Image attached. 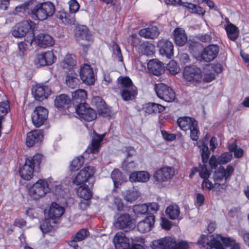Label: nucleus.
I'll use <instances>...</instances> for the list:
<instances>
[{
    "label": "nucleus",
    "instance_id": "f257e3e1",
    "mask_svg": "<svg viewBox=\"0 0 249 249\" xmlns=\"http://www.w3.org/2000/svg\"><path fill=\"white\" fill-rule=\"evenodd\" d=\"M52 191L56 195L62 196L64 190L58 181H54L52 178L40 179L35 183L29 190V195L35 200L43 197Z\"/></svg>",
    "mask_w": 249,
    "mask_h": 249
},
{
    "label": "nucleus",
    "instance_id": "f03ea898",
    "mask_svg": "<svg viewBox=\"0 0 249 249\" xmlns=\"http://www.w3.org/2000/svg\"><path fill=\"white\" fill-rule=\"evenodd\" d=\"M200 248L203 249H225V247L230 246V249H240L238 244L235 243L229 237H224L220 234H213L210 239L206 235H201L197 241Z\"/></svg>",
    "mask_w": 249,
    "mask_h": 249
},
{
    "label": "nucleus",
    "instance_id": "7ed1b4c3",
    "mask_svg": "<svg viewBox=\"0 0 249 249\" xmlns=\"http://www.w3.org/2000/svg\"><path fill=\"white\" fill-rule=\"evenodd\" d=\"M42 157L40 154H36L33 157L26 158L24 164L19 168L20 177L26 180L31 179L35 169L39 168Z\"/></svg>",
    "mask_w": 249,
    "mask_h": 249
},
{
    "label": "nucleus",
    "instance_id": "20e7f679",
    "mask_svg": "<svg viewBox=\"0 0 249 249\" xmlns=\"http://www.w3.org/2000/svg\"><path fill=\"white\" fill-rule=\"evenodd\" d=\"M95 168L93 166H88L81 170L77 175L73 179V184L76 185L85 184V183L89 182L90 187L93 185V180L90 182V179L95 173Z\"/></svg>",
    "mask_w": 249,
    "mask_h": 249
},
{
    "label": "nucleus",
    "instance_id": "39448f33",
    "mask_svg": "<svg viewBox=\"0 0 249 249\" xmlns=\"http://www.w3.org/2000/svg\"><path fill=\"white\" fill-rule=\"evenodd\" d=\"M154 89L157 96L166 102H172L175 99V93L173 89L165 84H156Z\"/></svg>",
    "mask_w": 249,
    "mask_h": 249
},
{
    "label": "nucleus",
    "instance_id": "423d86ee",
    "mask_svg": "<svg viewBox=\"0 0 249 249\" xmlns=\"http://www.w3.org/2000/svg\"><path fill=\"white\" fill-rule=\"evenodd\" d=\"M34 23L31 21L23 20L15 26L12 35L16 37H22L28 33L33 32Z\"/></svg>",
    "mask_w": 249,
    "mask_h": 249
},
{
    "label": "nucleus",
    "instance_id": "0eeeda50",
    "mask_svg": "<svg viewBox=\"0 0 249 249\" xmlns=\"http://www.w3.org/2000/svg\"><path fill=\"white\" fill-rule=\"evenodd\" d=\"M175 171L173 167L164 166L157 170L154 174V178L159 183L170 180L175 176Z\"/></svg>",
    "mask_w": 249,
    "mask_h": 249
},
{
    "label": "nucleus",
    "instance_id": "6e6552de",
    "mask_svg": "<svg viewBox=\"0 0 249 249\" xmlns=\"http://www.w3.org/2000/svg\"><path fill=\"white\" fill-rule=\"evenodd\" d=\"M75 109L78 116L87 122L92 121L97 117L96 111L89 107L87 104L79 105Z\"/></svg>",
    "mask_w": 249,
    "mask_h": 249
},
{
    "label": "nucleus",
    "instance_id": "1a4fd4ad",
    "mask_svg": "<svg viewBox=\"0 0 249 249\" xmlns=\"http://www.w3.org/2000/svg\"><path fill=\"white\" fill-rule=\"evenodd\" d=\"M48 116V111L42 107H36L32 115V120L34 125L36 127L41 126L46 121Z\"/></svg>",
    "mask_w": 249,
    "mask_h": 249
},
{
    "label": "nucleus",
    "instance_id": "9d476101",
    "mask_svg": "<svg viewBox=\"0 0 249 249\" xmlns=\"http://www.w3.org/2000/svg\"><path fill=\"white\" fill-rule=\"evenodd\" d=\"M56 60L52 51H47L37 54L35 59V63L37 66H46L52 65Z\"/></svg>",
    "mask_w": 249,
    "mask_h": 249
},
{
    "label": "nucleus",
    "instance_id": "9b49d317",
    "mask_svg": "<svg viewBox=\"0 0 249 249\" xmlns=\"http://www.w3.org/2000/svg\"><path fill=\"white\" fill-rule=\"evenodd\" d=\"M80 76L82 81L88 85H93L95 82L93 70L91 66L87 64H83L80 69Z\"/></svg>",
    "mask_w": 249,
    "mask_h": 249
},
{
    "label": "nucleus",
    "instance_id": "f8f14e48",
    "mask_svg": "<svg viewBox=\"0 0 249 249\" xmlns=\"http://www.w3.org/2000/svg\"><path fill=\"white\" fill-rule=\"evenodd\" d=\"M219 52V48L217 45H209L201 52V58L204 61L210 62L217 56Z\"/></svg>",
    "mask_w": 249,
    "mask_h": 249
},
{
    "label": "nucleus",
    "instance_id": "ddd939ff",
    "mask_svg": "<svg viewBox=\"0 0 249 249\" xmlns=\"http://www.w3.org/2000/svg\"><path fill=\"white\" fill-rule=\"evenodd\" d=\"M160 53L170 59L174 55V46L172 42L168 39H162L157 44Z\"/></svg>",
    "mask_w": 249,
    "mask_h": 249
},
{
    "label": "nucleus",
    "instance_id": "4468645a",
    "mask_svg": "<svg viewBox=\"0 0 249 249\" xmlns=\"http://www.w3.org/2000/svg\"><path fill=\"white\" fill-rule=\"evenodd\" d=\"M234 172V168L231 165H228L225 169L223 166H220L213 175L215 182H219L224 178L227 179Z\"/></svg>",
    "mask_w": 249,
    "mask_h": 249
},
{
    "label": "nucleus",
    "instance_id": "2eb2a0df",
    "mask_svg": "<svg viewBox=\"0 0 249 249\" xmlns=\"http://www.w3.org/2000/svg\"><path fill=\"white\" fill-rule=\"evenodd\" d=\"M51 92L49 87L43 84H37L33 89L34 97L38 101H42L48 98Z\"/></svg>",
    "mask_w": 249,
    "mask_h": 249
},
{
    "label": "nucleus",
    "instance_id": "dca6fc26",
    "mask_svg": "<svg viewBox=\"0 0 249 249\" xmlns=\"http://www.w3.org/2000/svg\"><path fill=\"white\" fill-rule=\"evenodd\" d=\"M74 36L77 40H85L88 41L93 40L92 35L85 25H78L75 29Z\"/></svg>",
    "mask_w": 249,
    "mask_h": 249
},
{
    "label": "nucleus",
    "instance_id": "f3484780",
    "mask_svg": "<svg viewBox=\"0 0 249 249\" xmlns=\"http://www.w3.org/2000/svg\"><path fill=\"white\" fill-rule=\"evenodd\" d=\"M116 249H127L130 246V240L123 232H118L113 238Z\"/></svg>",
    "mask_w": 249,
    "mask_h": 249
},
{
    "label": "nucleus",
    "instance_id": "a211bd4d",
    "mask_svg": "<svg viewBox=\"0 0 249 249\" xmlns=\"http://www.w3.org/2000/svg\"><path fill=\"white\" fill-rule=\"evenodd\" d=\"M190 130V138L196 142L195 145L198 144L197 140L199 138L200 132L198 128V122L194 118L188 116V130Z\"/></svg>",
    "mask_w": 249,
    "mask_h": 249
},
{
    "label": "nucleus",
    "instance_id": "6ab92c4d",
    "mask_svg": "<svg viewBox=\"0 0 249 249\" xmlns=\"http://www.w3.org/2000/svg\"><path fill=\"white\" fill-rule=\"evenodd\" d=\"M43 139L41 130H34L27 133L26 145L28 147L33 146L35 143L41 142Z\"/></svg>",
    "mask_w": 249,
    "mask_h": 249
},
{
    "label": "nucleus",
    "instance_id": "aec40b11",
    "mask_svg": "<svg viewBox=\"0 0 249 249\" xmlns=\"http://www.w3.org/2000/svg\"><path fill=\"white\" fill-rule=\"evenodd\" d=\"M155 220L154 215L146 216L144 219L140 221L137 224L138 231L142 233L149 231L153 227Z\"/></svg>",
    "mask_w": 249,
    "mask_h": 249
},
{
    "label": "nucleus",
    "instance_id": "412c9836",
    "mask_svg": "<svg viewBox=\"0 0 249 249\" xmlns=\"http://www.w3.org/2000/svg\"><path fill=\"white\" fill-rule=\"evenodd\" d=\"M35 40L38 45L42 48L51 47L54 43L53 38L48 34H39L35 37Z\"/></svg>",
    "mask_w": 249,
    "mask_h": 249
},
{
    "label": "nucleus",
    "instance_id": "4be33fe9",
    "mask_svg": "<svg viewBox=\"0 0 249 249\" xmlns=\"http://www.w3.org/2000/svg\"><path fill=\"white\" fill-rule=\"evenodd\" d=\"M105 135L106 133L98 134L93 130L91 147L87 150L91 154L98 153L101 146V142Z\"/></svg>",
    "mask_w": 249,
    "mask_h": 249
},
{
    "label": "nucleus",
    "instance_id": "5701e85b",
    "mask_svg": "<svg viewBox=\"0 0 249 249\" xmlns=\"http://www.w3.org/2000/svg\"><path fill=\"white\" fill-rule=\"evenodd\" d=\"M55 17L65 25H73L75 22V15L62 9L56 11Z\"/></svg>",
    "mask_w": 249,
    "mask_h": 249
},
{
    "label": "nucleus",
    "instance_id": "b1692460",
    "mask_svg": "<svg viewBox=\"0 0 249 249\" xmlns=\"http://www.w3.org/2000/svg\"><path fill=\"white\" fill-rule=\"evenodd\" d=\"M147 67L149 72L156 76L160 75L164 71L163 63L156 59L150 60Z\"/></svg>",
    "mask_w": 249,
    "mask_h": 249
},
{
    "label": "nucleus",
    "instance_id": "393cba45",
    "mask_svg": "<svg viewBox=\"0 0 249 249\" xmlns=\"http://www.w3.org/2000/svg\"><path fill=\"white\" fill-rule=\"evenodd\" d=\"M87 96V92L84 89H78L72 92V103L75 107L79 105L86 104Z\"/></svg>",
    "mask_w": 249,
    "mask_h": 249
},
{
    "label": "nucleus",
    "instance_id": "a878e982",
    "mask_svg": "<svg viewBox=\"0 0 249 249\" xmlns=\"http://www.w3.org/2000/svg\"><path fill=\"white\" fill-rule=\"evenodd\" d=\"M171 241V237H164L154 240L151 242L150 247L152 249H169Z\"/></svg>",
    "mask_w": 249,
    "mask_h": 249
},
{
    "label": "nucleus",
    "instance_id": "bb28decb",
    "mask_svg": "<svg viewBox=\"0 0 249 249\" xmlns=\"http://www.w3.org/2000/svg\"><path fill=\"white\" fill-rule=\"evenodd\" d=\"M150 175L147 171L134 172L130 175L129 179L131 182H146L149 180Z\"/></svg>",
    "mask_w": 249,
    "mask_h": 249
},
{
    "label": "nucleus",
    "instance_id": "cd10ccee",
    "mask_svg": "<svg viewBox=\"0 0 249 249\" xmlns=\"http://www.w3.org/2000/svg\"><path fill=\"white\" fill-rule=\"evenodd\" d=\"M202 78L200 69L195 66H188V82H199Z\"/></svg>",
    "mask_w": 249,
    "mask_h": 249
},
{
    "label": "nucleus",
    "instance_id": "c85d7f7f",
    "mask_svg": "<svg viewBox=\"0 0 249 249\" xmlns=\"http://www.w3.org/2000/svg\"><path fill=\"white\" fill-rule=\"evenodd\" d=\"M208 140V137L206 135L202 139L201 144H197L199 148L201 156L202 162L203 163H207L210 155V151L209 147L205 141Z\"/></svg>",
    "mask_w": 249,
    "mask_h": 249
},
{
    "label": "nucleus",
    "instance_id": "c756f323",
    "mask_svg": "<svg viewBox=\"0 0 249 249\" xmlns=\"http://www.w3.org/2000/svg\"><path fill=\"white\" fill-rule=\"evenodd\" d=\"M65 209L55 202L52 203L49 211V217L52 219L60 217L64 213Z\"/></svg>",
    "mask_w": 249,
    "mask_h": 249
},
{
    "label": "nucleus",
    "instance_id": "7c9ffc66",
    "mask_svg": "<svg viewBox=\"0 0 249 249\" xmlns=\"http://www.w3.org/2000/svg\"><path fill=\"white\" fill-rule=\"evenodd\" d=\"M174 40L177 45L183 46L187 42V36L185 30L181 28H176L174 30Z\"/></svg>",
    "mask_w": 249,
    "mask_h": 249
},
{
    "label": "nucleus",
    "instance_id": "2f4dec72",
    "mask_svg": "<svg viewBox=\"0 0 249 249\" xmlns=\"http://www.w3.org/2000/svg\"><path fill=\"white\" fill-rule=\"evenodd\" d=\"M123 99L125 101L133 100L137 96V89L136 86H132L128 88H123L120 92Z\"/></svg>",
    "mask_w": 249,
    "mask_h": 249
},
{
    "label": "nucleus",
    "instance_id": "473e14b6",
    "mask_svg": "<svg viewBox=\"0 0 249 249\" xmlns=\"http://www.w3.org/2000/svg\"><path fill=\"white\" fill-rule=\"evenodd\" d=\"M31 17L35 20H44L47 18V15L45 14L40 3L36 5L31 10Z\"/></svg>",
    "mask_w": 249,
    "mask_h": 249
},
{
    "label": "nucleus",
    "instance_id": "72a5a7b5",
    "mask_svg": "<svg viewBox=\"0 0 249 249\" xmlns=\"http://www.w3.org/2000/svg\"><path fill=\"white\" fill-rule=\"evenodd\" d=\"M131 223V218L128 214H121L116 219L114 223L115 226L119 229H124L128 227Z\"/></svg>",
    "mask_w": 249,
    "mask_h": 249
},
{
    "label": "nucleus",
    "instance_id": "f704fd0d",
    "mask_svg": "<svg viewBox=\"0 0 249 249\" xmlns=\"http://www.w3.org/2000/svg\"><path fill=\"white\" fill-rule=\"evenodd\" d=\"M139 34L145 38H154L158 36L159 32L157 27L151 26L140 30Z\"/></svg>",
    "mask_w": 249,
    "mask_h": 249
},
{
    "label": "nucleus",
    "instance_id": "c9c22d12",
    "mask_svg": "<svg viewBox=\"0 0 249 249\" xmlns=\"http://www.w3.org/2000/svg\"><path fill=\"white\" fill-rule=\"evenodd\" d=\"M78 196L85 200L90 199L92 196V193L89 188V186L85 184L80 185L77 189Z\"/></svg>",
    "mask_w": 249,
    "mask_h": 249
},
{
    "label": "nucleus",
    "instance_id": "e433bc0d",
    "mask_svg": "<svg viewBox=\"0 0 249 249\" xmlns=\"http://www.w3.org/2000/svg\"><path fill=\"white\" fill-rule=\"evenodd\" d=\"M76 64V56L73 54H67L61 63L63 69L68 70L72 69Z\"/></svg>",
    "mask_w": 249,
    "mask_h": 249
},
{
    "label": "nucleus",
    "instance_id": "4c0bfd02",
    "mask_svg": "<svg viewBox=\"0 0 249 249\" xmlns=\"http://www.w3.org/2000/svg\"><path fill=\"white\" fill-rule=\"evenodd\" d=\"M132 149L133 148L131 146L126 147V150L127 151V157L126 159H125L122 163V168L126 172H130L131 170L134 169L136 167V164L134 161H129L128 160V158L132 155V154H131L128 150H130Z\"/></svg>",
    "mask_w": 249,
    "mask_h": 249
},
{
    "label": "nucleus",
    "instance_id": "58836bf2",
    "mask_svg": "<svg viewBox=\"0 0 249 249\" xmlns=\"http://www.w3.org/2000/svg\"><path fill=\"white\" fill-rule=\"evenodd\" d=\"M225 29L230 39L234 41L237 39L238 29L235 25L230 22H227Z\"/></svg>",
    "mask_w": 249,
    "mask_h": 249
},
{
    "label": "nucleus",
    "instance_id": "ea45409f",
    "mask_svg": "<svg viewBox=\"0 0 249 249\" xmlns=\"http://www.w3.org/2000/svg\"><path fill=\"white\" fill-rule=\"evenodd\" d=\"M70 103V99L65 94H61L56 97L54 100V105L58 108L64 107L68 106Z\"/></svg>",
    "mask_w": 249,
    "mask_h": 249
},
{
    "label": "nucleus",
    "instance_id": "a19ab883",
    "mask_svg": "<svg viewBox=\"0 0 249 249\" xmlns=\"http://www.w3.org/2000/svg\"><path fill=\"white\" fill-rule=\"evenodd\" d=\"M110 50L112 55L120 62L123 61V57L121 53L120 47L114 41H112L110 44Z\"/></svg>",
    "mask_w": 249,
    "mask_h": 249
},
{
    "label": "nucleus",
    "instance_id": "79ce46f5",
    "mask_svg": "<svg viewBox=\"0 0 249 249\" xmlns=\"http://www.w3.org/2000/svg\"><path fill=\"white\" fill-rule=\"evenodd\" d=\"M179 209L176 205H171L165 210L166 215L171 219H176L179 214Z\"/></svg>",
    "mask_w": 249,
    "mask_h": 249
},
{
    "label": "nucleus",
    "instance_id": "37998d69",
    "mask_svg": "<svg viewBox=\"0 0 249 249\" xmlns=\"http://www.w3.org/2000/svg\"><path fill=\"white\" fill-rule=\"evenodd\" d=\"M40 4L45 14L47 15V18L54 14L55 10V6L51 1H45Z\"/></svg>",
    "mask_w": 249,
    "mask_h": 249
},
{
    "label": "nucleus",
    "instance_id": "c03bdc74",
    "mask_svg": "<svg viewBox=\"0 0 249 249\" xmlns=\"http://www.w3.org/2000/svg\"><path fill=\"white\" fill-rule=\"evenodd\" d=\"M84 156L81 155L74 158L71 161L70 165V170L74 171L79 170L84 163Z\"/></svg>",
    "mask_w": 249,
    "mask_h": 249
},
{
    "label": "nucleus",
    "instance_id": "a18cd8bd",
    "mask_svg": "<svg viewBox=\"0 0 249 249\" xmlns=\"http://www.w3.org/2000/svg\"><path fill=\"white\" fill-rule=\"evenodd\" d=\"M67 85L71 88H74L79 83L77 75L74 72H71L67 75L66 78Z\"/></svg>",
    "mask_w": 249,
    "mask_h": 249
},
{
    "label": "nucleus",
    "instance_id": "49530a36",
    "mask_svg": "<svg viewBox=\"0 0 249 249\" xmlns=\"http://www.w3.org/2000/svg\"><path fill=\"white\" fill-rule=\"evenodd\" d=\"M140 49L142 54L152 55L154 53V46L150 42H146L141 45Z\"/></svg>",
    "mask_w": 249,
    "mask_h": 249
},
{
    "label": "nucleus",
    "instance_id": "de8ad7c7",
    "mask_svg": "<svg viewBox=\"0 0 249 249\" xmlns=\"http://www.w3.org/2000/svg\"><path fill=\"white\" fill-rule=\"evenodd\" d=\"M124 199L128 202H132L136 200L140 196L139 192L136 189L126 190L124 193Z\"/></svg>",
    "mask_w": 249,
    "mask_h": 249
},
{
    "label": "nucleus",
    "instance_id": "09e8293b",
    "mask_svg": "<svg viewBox=\"0 0 249 249\" xmlns=\"http://www.w3.org/2000/svg\"><path fill=\"white\" fill-rule=\"evenodd\" d=\"M114 187L117 188L123 181L122 174L119 169H114L111 174Z\"/></svg>",
    "mask_w": 249,
    "mask_h": 249
},
{
    "label": "nucleus",
    "instance_id": "8fccbe9b",
    "mask_svg": "<svg viewBox=\"0 0 249 249\" xmlns=\"http://www.w3.org/2000/svg\"><path fill=\"white\" fill-rule=\"evenodd\" d=\"M52 220L49 217L40 222V229L43 233L49 232L52 230L53 226L52 225Z\"/></svg>",
    "mask_w": 249,
    "mask_h": 249
},
{
    "label": "nucleus",
    "instance_id": "3c124183",
    "mask_svg": "<svg viewBox=\"0 0 249 249\" xmlns=\"http://www.w3.org/2000/svg\"><path fill=\"white\" fill-rule=\"evenodd\" d=\"M164 109V106L155 103H149L147 107V110L149 113L161 112Z\"/></svg>",
    "mask_w": 249,
    "mask_h": 249
},
{
    "label": "nucleus",
    "instance_id": "603ef678",
    "mask_svg": "<svg viewBox=\"0 0 249 249\" xmlns=\"http://www.w3.org/2000/svg\"><path fill=\"white\" fill-rule=\"evenodd\" d=\"M148 209V207L147 204L136 205L133 208L134 213L137 215L147 213Z\"/></svg>",
    "mask_w": 249,
    "mask_h": 249
},
{
    "label": "nucleus",
    "instance_id": "864d4df0",
    "mask_svg": "<svg viewBox=\"0 0 249 249\" xmlns=\"http://www.w3.org/2000/svg\"><path fill=\"white\" fill-rule=\"evenodd\" d=\"M198 173L200 177L203 179L209 178L211 175V172L207 169V163L199 164Z\"/></svg>",
    "mask_w": 249,
    "mask_h": 249
},
{
    "label": "nucleus",
    "instance_id": "5fc2aeb1",
    "mask_svg": "<svg viewBox=\"0 0 249 249\" xmlns=\"http://www.w3.org/2000/svg\"><path fill=\"white\" fill-rule=\"evenodd\" d=\"M188 10H190V12L198 15H204L205 10L202 7L196 4L189 3L188 2Z\"/></svg>",
    "mask_w": 249,
    "mask_h": 249
},
{
    "label": "nucleus",
    "instance_id": "6e6d98bb",
    "mask_svg": "<svg viewBox=\"0 0 249 249\" xmlns=\"http://www.w3.org/2000/svg\"><path fill=\"white\" fill-rule=\"evenodd\" d=\"M172 242L170 244L169 249H186L187 248V242L181 241L177 242L176 239L171 237Z\"/></svg>",
    "mask_w": 249,
    "mask_h": 249
},
{
    "label": "nucleus",
    "instance_id": "4d7b16f0",
    "mask_svg": "<svg viewBox=\"0 0 249 249\" xmlns=\"http://www.w3.org/2000/svg\"><path fill=\"white\" fill-rule=\"evenodd\" d=\"M232 157V154L230 152H225L218 158L219 164H226L230 162Z\"/></svg>",
    "mask_w": 249,
    "mask_h": 249
},
{
    "label": "nucleus",
    "instance_id": "13d9d810",
    "mask_svg": "<svg viewBox=\"0 0 249 249\" xmlns=\"http://www.w3.org/2000/svg\"><path fill=\"white\" fill-rule=\"evenodd\" d=\"M89 234V232L87 229H82L73 237L74 238V240L80 242L83 240Z\"/></svg>",
    "mask_w": 249,
    "mask_h": 249
},
{
    "label": "nucleus",
    "instance_id": "bf43d9fd",
    "mask_svg": "<svg viewBox=\"0 0 249 249\" xmlns=\"http://www.w3.org/2000/svg\"><path fill=\"white\" fill-rule=\"evenodd\" d=\"M178 125L182 130L184 134L187 131V116L179 117L177 121Z\"/></svg>",
    "mask_w": 249,
    "mask_h": 249
},
{
    "label": "nucleus",
    "instance_id": "052dcab7",
    "mask_svg": "<svg viewBox=\"0 0 249 249\" xmlns=\"http://www.w3.org/2000/svg\"><path fill=\"white\" fill-rule=\"evenodd\" d=\"M9 110V105L7 102L3 101L0 102V119L7 113Z\"/></svg>",
    "mask_w": 249,
    "mask_h": 249
},
{
    "label": "nucleus",
    "instance_id": "680f3d73",
    "mask_svg": "<svg viewBox=\"0 0 249 249\" xmlns=\"http://www.w3.org/2000/svg\"><path fill=\"white\" fill-rule=\"evenodd\" d=\"M166 68L170 73L174 74L177 73L179 70L177 63L174 60L170 61L167 64Z\"/></svg>",
    "mask_w": 249,
    "mask_h": 249
},
{
    "label": "nucleus",
    "instance_id": "e2e57ef3",
    "mask_svg": "<svg viewBox=\"0 0 249 249\" xmlns=\"http://www.w3.org/2000/svg\"><path fill=\"white\" fill-rule=\"evenodd\" d=\"M161 133L163 138L166 141L172 142L176 139L175 134L170 133L166 130H162Z\"/></svg>",
    "mask_w": 249,
    "mask_h": 249
},
{
    "label": "nucleus",
    "instance_id": "0e129e2a",
    "mask_svg": "<svg viewBox=\"0 0 249 249\" xmlns=\"http://www.w3.org/2000/svg\"><path fill=\"white\" fill-rule=\"evenodd\" d=\"M70 13L75 14L79 10L80 6L77 1H69Z\"/></svg>",
    "mask_w": 249,
    "mask_h": 249
},
{
    "label": "nucleus",
    "instance_id": "69168bd1",
    "mask_svg": "<svg viewBox=\"0 0 249 249\" xmlns=\"http://www.w3.org/2000/svg\"><path fill=\"white\" fill-rule=\"evenodd\" d=\"M121 84L124 87V88H128L132 86H135L131 79L127 76L122 77L120 80Z\"/></svg>",
    "mask_w": 249,
    "mask_h": 249
},
{
    "label": "nucleus",
    "instance_id": "338daca9",
    "mask_svg": "<svg viewBox=\"0 0 249 249\" xmlns=\"http://www.w3.org/2000/svg\"><path fill=\"white\" fill-rule=\"evenodd\" d=\"M148 205V209L147 210V214H150V215H154L159 209V205L157 203L152 202Z\"/></svg>",
    "mask_w": 249,
    "mask_h": 249
},
{
    "label": "nucleus",
    "instance_id": "774afa93",
    "mask_svg": "<svg viewBox=\"0 0 249 249\" xmlns=\"http://www.w3.org/2000/svg\"><path fill=\"white\" fill-rule=\"evenodd\" d=\"M203 179V180L201 183V187L203 190L206 189L210 190L213 188V184L210 180H209V178Z\"/></svg>",
    "mask_w": 249,
    "mask_h": 249
}]
</instances>
